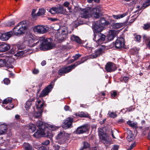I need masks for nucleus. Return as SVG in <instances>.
Instances as JSON below:
<instances>
[{
    "instance_id": "f257e3e1",
    "label": "nucleus",
    "mask_w": 150,
    "mask_h": 150,
    "mask_svg": "<svg viewBox=\"0 0 150 150\" xmlns=\"http://www.w3.org/2000/svg\"><path fill=\"white\" fill-rule=\"evenodd\" d=\"M34 38V37L31 34H28L25 37V42L30 47H33L36 44L39 43L40 44V48L44 50L52 48L53 46L50 38L45 39L43 37H41L38 42L35 43Z\"/></svg>"
},
{
    "instance_id": "f03ea898",
    "label": "nucleus",
    "mask_w": 150,
    "mask_h": 150,
    "mask_svg": "<svg viewBox=\"0 0 150 150\" xmlns=\"http://www.w3.org/2000/svg\"><path fill=\"white\" fill-rule=\"evenodd\" d=\"M102 10V8L100 6H98L93 8L92 10L89 8L81 10L80 12V17L86 18L89 17L91 14L95 18L100 17V12Z\"/></svg>"
},
{
    "instance_id": "7ed1b4c3",
    "label": "nucleus",
    "mask_w": 150,
    "mask_h": 150,
    "mask_svg": "<svg viewBox=\"0 0 150 150\" xmlns=\"http://www.w3.org/2000/svg\"><path fill=\"white\" fill-rule=\"evenodd\" d=\"M110 22L106 21L104 18H101L100 19L99 23L96 22L93 27V29L97 33L102 31L103 29L105 26L109 24Z\"/></svg>"
},
{
    "instance_id": "20e7f679",
    "label": "nucleus",
    "mask_w": 150,
    "mask_h": 150,
    "mask_svg": "<svg viewBox=\"0 0 150 150\" xmlns=\"http://www.w3.org/2000/svg\"><path fill=\"white\" fill-rule=\"evenodd\" d=\"M83 62V61H80L76 62L74 64L64 67L59 70L58 71V74L62 76L64 74L68 73L71 71V70L74 69L78 65Z\"/></svg>"
},
{
    "instance_id": "39448f33",
    "label": "nucleus",
    "mask_w": 150,
    "mask_h": 150,
    "mask_svg": "<svg viewBox=\"0 0 150 150\" xmlns=\"http://www.w3.org/2000/svg\"><path fill=\"white\" fill-rule=\"evenodd\" d=\"M70 137V134L65 133L64 131L59 132L55 137L57 139L59 140L58 142L60 144L65 143L66 140Z\"/></svg>"
},
{
    "instance_id": "423d86ee",
    "label": "nucleus",
    "mask_w": 150,
    "mask_h": 150,
    "mask_svg": "<svg viewBox=\"0 0 150 150\" xmlns=\"http://www.w3.org/2000/svg\"><path fill=\"white\" fill-rule=\"evenodd\" d=\"M55 80L52 82L50 84L44 89L40 95V97H43L47 95L53 88Z\"/></svg>"
},
{
    "instance_id": "0eeeda50",
    "label": "nucleus",
    "mask_w": 150,
    "mask_h": 150,
    "mask_svg": "<svg viewBox=\"0 0 150 150\" xmlns=\"http://www.w3.org/2000/svg\"><path fill=\"white\" fill-rule=\"evenodd\" d=\"M33 30L34 31L39 33L43 34L47 32L48 28L43 25H37L34 28Z\"/></svg>"
},
{
    "instance_id": "6e6552de",
    "label": "nucleus",
    "mask_w": 150,
    "mask_h": 150,
    "mask_svg": "<svg viewBox=\"0 0 150 150\" xmlns=\"http://www.w3.org/2000/svg\"><path fill=\"white\" fill-rule=\"evenodd\" d=\"M73 121V118L70 117L67 118L64 120L63 123L62 125L63 128L66 129L72 127V125Z\"/></svg>"
},
{
    "instance_id": "1a4fd4ad",
    "label": "nucleus",
    "mask_w": 150,
    "mask_h": 150,
    "mask_svg": "<svg viewBox=\"0 0 150 150\" xmlns=\"http://www.w3.org/2000/svg\"><path fill=\"white\" fill-rule=\"evenodd\" d=\"M28 24V21H25L20 22L18 24V26L20 28V30L22 32V34L24 33L26 30Z\"/></svg>"
},
{
    "instance_id": "9d476101",
    "label": "nucleus",
    "mask_w": 150,
    "mask_h": 150,
    "mask_svg": "<svg viewBox=\"0 0 150 150\" xmlns=\"http://www.w3.org/2000/svg\"><path fill=\"white\" fill-rule=\"evenodd\" d=\"M124 39L123 38H119L116 40L115 45L116 48L120 49L123 47L125 45Z\"/></svg>"
},
{
    "instance_id": "9b49d317",
    "label": "nucleus",
    "mask_w": 150,
    "mask_h": 150,
    "mask_svg": "<svg viewBox=\"0 0 150 150\" xmlns=\"http://www.w3.org/2000/svg\"><path fill=\"white\" fill-rule=\"evenodd\" d=\"M94 30V40L96 41L99 42L100 40L104 41L105 39L106 36L105 35L101 33H98L95 34Z\"/></svg>"
},
{
    "instance_id": "f8f14e48",
    "label": "nucleus",
    "mask_w": 150,
    "mask_h": 150,
    "mask_svg": "<svg viewBox=\"0 0 150 150\" xmlns=\"http://www.w3.org/2000/svg\"><path fill=\"white\" fill-rule=\"evenodd\" d=\"M13 34V32L12 31L4 33H0V38L3 40H7L11 37Z\"/></svg>"
},
{
    "instance_id": "ddd939ff",
    "label": "nucleus",
    "mask_w": 150,
    "mask_h": 150,
    "mask_svg": "<svg viewBox=\"0 0 150 150\" xmlns=\"http://www.w3.org/2000/svg\"><path fill=\"white\" fill-rule=\"evenodd\" d=\"M105 69L107 72H111L116 69L115 64L111 62H108L105 66Z\"/></svg>"
},
{
    "instance_id": "4468645a",
    "label": "nucleus",
    "mask_w": 150,
    "mask_h": 150,
    "mask_svg": "<svg viewBox=\"0 0 150 150\" xmlns=\"http://www.w3.org/2000/svg\"><path fill=\"white\" fill-rule=\"evenodd\" d=\"M105 48L104 46H101L99 49L95 51V53L93 54L91 58H96L99 56L103 52Z\"/></svg>"
},
{
    "instance_id": "2eb2a0df",
    "label": "nucleus",
    "mask_w": 150,
    "mask_h": 150,
    "mask_svg": "<svg viewBox=\"0 0 150 150\" xmlns=\"http://www.w3.org/2000/svg\"><path fill=\"white\" fill-rule=\"evenodd\" d=\"M88 130L87 126L86 125H83L78 127L75 132L77 134H81L86 132Z\"/></svg>"
},
{
    "instance_id": "dca6fc26",
    "label": "nucleus",
    "mask_w": 150,
    "mask_h": 150,
    "mask_svg": "<svg viewBox=\"0 0 150 150\" xmlns=\"http://www.w3.org/2000/svg\"><path fill=\"white\" fill-rule=\"evenodd\" d=\"M45 130L40 129L38 130L33 134V136L35 138H40L42 136H45Z\"/></svg>"
},
{
    "instance_id": "f3484780",
    "label": "nucleus",
    "mask_w": 150,
    "mask_h": 150,
    "mask_svg": "<svg viewBox=\"0 0 150 150\" xmlns=\"http://www.w3.org/2000/svg\"><path fill=\"white\" fill-rule=\"evenodd\" d=\"M10 49V45L7 44L3 43L0 45V52H5Z\"/></svg>"
},
{
    "instance_id": "a211bd4d",
    "label": "nucleus",
    "mask_w": 150,
    "mask_h": 150,
    "mask_svg": "<svg viewBox=\"0 0 150 150\" xmlns=\"http://www.w3.org/2000/svg\"><path fill=\"white\" fill-rule=\"evenodd\" d=\"M127 139L129 142L133 141L134 138V136L131 131L129 129H127Z\"/></svg>"
},
{
    "instance_id": "6ab92c4d",
    "label": "nucleus",
    "mask_w": 150,
    "mask_h": 150,
    "mask_svg": "<svg viewBox=\"0 0 150 150\" xmlns=\"http://www.w3.org/2000/svg\"><path fill=\"white\" fill-rule=\"evenodd\" d=\"M116 32L113 30H110L107 36V39L108 40L111 41L112 40L115 36Z\"/></svg>"
},
{
    "instance_id": "aec40b11",
    "label": "nucleus",
    "mask_w": 150,
    "mask_h": 150,
    "mask_svg": "<svg viewBox=\"0 0 150 150\" xmlns=\"http://www.w3.org/2000/svg\"><path fill=\"white\" fill-rule=\"evenodd\" d=\"M71 39L73 41H75L77 43L81 44L82 43V41L78 36L73 35L71 36Z\"/></svg>"
},
{
    "instance_id": "412c9836",
    "label": "nucleus",
    "mask_w": 150,
    "mask_h": 150,
    "mask_svg": "<svg viewBox=\"0 0 150 150\" xmlns=\"http://www.w3.org/2000/svg\"><path fill=\"white\" fill-rule=\"evenodd\" d=\"M6 61L4 59H0V67L5 66L8 67L13 68V66L12 65L8 66L6 63Z\"/></svg>"
},
{
    "instance_id": "4be33fe9",
    "label": "nucleus",
    "mask_w": 150,
    "mask_h": 150,
    "mask_svg": "<svg viewBox=\"0 0 150 150\" xmlns=\"http://www.w3.org/2000/svg\"><path fill=\"white\" fill-rule=\"evenodd\" d=\"M13 32L15 35H19L22 34L20 28L18 25H16L13 29Z\"/></svg>"
},
{
    "instance_id": "5701e85b",
    "label": "nucleus",
    "mask_w": 150,
    "mask_h": 150,
    "mask_svg": "<svg viewBox=\"0 0 150 150\" xmlns=\"http://www.w3.org/2000/svg\"><path fill=\"white\" fill-rule=\"evenodd\" d=\"M34 98H32L30 99L27 102L26 105L25 106V108L27 110H28L29 109L30 107L32 105V102H34Z\"/></svg>"
},
{
    "instance_id": "b1692460",
    "label": "nucleus",
    "mask_w": 150,
    "mask_h": 150,
    "mask_svg": "<svg viewBox=\"0 0 150 150\" xmlns=\"http://www.w3.org/2000/svg\"><path fill=\"white\" fill-rule=\"evenodd\" d=\"M76 115L81 117H88L90 119L91 118V116H89L87 112L86 113L81 112L77 113Z\"/></svg>"
},
{
    "instance_id": "393cba45",
    "label": "nucleus",
    "mask_w": 150,
    "mask_h": 150,
    "mask_svg": "<svg viewBox=\"0 0 150 150\" xmlns=\"http://www.w3.org/2000/svg\"><path fill=\"white\" fill-rule=\"evenodd\" d=\"M36 125L38 127L39 129H45V126L42 122L39 121L37 122L36 123Z\"/></svg>"
},
{
    "instance_id": "a878e982",
    "label": "nucleus",
    "mask_w": 150,
    "mask_h": 150,
    "mask_svg": "<svg viewBox=\"0 0 150 150\" xmlns=\"http://www.w3.org/2000/svg\"><path fill=\"white\" fill-rule=\"evenodd\" d=\"M23 146L24 150H34L32 146L28 143H25Z\"/></svg>"
},
{
    "instance_id": "bb28decb",
    "label": "nucleus",
    "mask_w": 150,
    "mask_h": 150,
    "mask_svg": "<svg viewBox=\"0 0 150 150\" xmlns=\"http://www.w3.org/2000/svg\"><path fill=\"white\" fill-rule=\"evenodd\" d=\"M108 135L105 134L101 136H99L100 139L101 140L102 142L104 144L108 142L107 140Z\"/></svg>"
},
{
    "instance_id": "cd10ccee",
    "label": "nucleus",
    "mask_w": 150,
    "mask_h": 150,
    "mask_svg": "<svg viewBox=\"0 0 150 150\" xmlns=\"http://www.w3.org/2000/svg\"><path fill=\"white\" fill-rule=\"evenodd\" d=\"M7 129L6 125H0V134H2L5 133Z\"/></svg>"
},
{
    "instance_id": "c85d7f7f",
    "label": "nucleus",
    "mask_w": 150,
    "mask_h": 150,
    "mask_svg": "<svg viewBox=\"0 0 150 150\" xmlns=\"http://www.w3.org/2000/svg\"><path fill=\"white\" fill-rule=\"evenodd\" d=\"M83 146L81 148L87 150H90V145L88 142H83Z\"/></svg>"
},
{
    "instance_id": "c756f323",
    "label": "nucleus",
    "mask_w": 150,
    "mask_h": 150,
    "mask_svg": "<svg viewBox=\"0 0 150 150\" xmlns=\"http://www.w3.org/2000/svg\"><path fill=\"white\" fill-rule=\"evenodd\" d=\"M58 13L64 14L67 13V12L66 9L64 8L63 6H60L58 8Z\"/></svg>"
},
{
    "instance_id": "7c9ffc66",
    "label": "nucleus",
    "mask_w": 150,
    "mask_h": 150,
    "mask_svg": "<svg viewBox=\"0 0 150 150\" xmlns=\"http://www.w3.org/2000/svg\"><path fill=\"white\" fill-rule=\"evenodd\" d=\"M27 127L28 129L30 130L32 132H34L36 129L35 125L33 124H30V125H28Z\"/></svg>"
},
{
    "instance_id": "2f4dec72",
    "label": "nucleus",
    "mask_w": 150,
    "mask_h": 150,
    "mask_svg": "<svg viewBox=\"0 0 150 150\" xmlns=\"http://www.w3.org/2000/svg\"><path fill=\"white\" fill-rule=\"evenodd\" d=\"M59 9L58 8L52 7L51 8L50 10V12L52 14H55L56 13H58Z\"/></svg>"
},
{
    "instance_id": "473e14b6",
    "label": "nucleus",
    "mask_w": 150,
    "mask_h": 150,
    "mask_svg": "<svg viewBox=\"0 0 150 150\" xmlns=\"http://www.w3.org/2000/svg\"><path fill=\"white\" fill-rule=\"evenodd\" d=\"M45 10L44 8L40 9L38 12L37 13V16H40L45 14Z\"/></svg>"
},
{
    "instance_id": "72a5a7b5",
    "label": "nucleus",
    "mask_w": 150,
    "mask_h": 150,
    "mask_svg": "<svg viewBox=\"0 0 150 150\" xmlns=\"http://www.w3.org/2000/svg\"><path fill=\"white\" fill-rule=\"evenodd\" d=\"M36 104L37 109H41L43 107L44 103L40 100H39L37 101V103H36Z\"/></svg>"
},
{
    "instance_id": "f704fd0d",
    "label": "nucleus",
    "mask_w": 150,
    "mask_h": 150,
    "mask_svg": "<svg viewBox=\"0 0 150 150\" xmlns=\"http://www.w3.org/2000/svg\"><path fill=\"white\" fill-rule=\"evenodd\" d=\"M12 100L11 98H8L4 99L3 102V104H6L8 103H11Z\"/></svg>"
},
{
    "instance_id": "c9c22d12",
    "label": "nucleus",
    "mask_w": 150,
    "mask_h": 150,
    "mask_svg": "<svg viewBox=\"0 0 150 150\" xmlns=\"http://www.w3.org/2000/svg\"><path fill=\"white\" fill-rule=\"evenodd\" d=\"M150 5V0H147L146 2L143 4L142 7L143 8H144Z\"/></svg>"
},
{
    "instance_id": "e433bc0d",
    "label": "nucleus",
    "mask_w": 150,
    "mask_h": 150,
    "mask_svg": "<svg viewBox=\"0 0 150 150\" xmlns=\"http://www.w3.org/2000/svg\"><path fill=\"white\" fill-rule=\"evenodd\" d=\"M127 124L129 125L130 126L133 127H136L137 126L136 124L134 122H132L131 121H129L127 122Z\"/></svg>"
},
{
    "instance_id": "4c0bfd02",
    "label": "nucleus",
    "mask_w": 150,
    "mask_h": 150,
    "mask_svg": "<svg viewBox=\"0 0 150 150\" xmlns=\"http://www.w3.org/2000/svg\"><path fill=\"white\" fill-rule=\"evenodd\" d=\"M108 114L109 116L111 117L114 118L117 117V115L115 113L113 112H109Z\"/></svg>"
},
{
    "instance_id": "58836bf2",
    "label": "nucleus",
    "mask_w": 150,
    "mask_h": 150,
    "mask_svg": "<svg viewBox=\"0 0 150 150\" xmlns=\"http://www.w3.org/2000/svg\"><path fill=\"white\" fill-rule=\"evenodd\" d=\"M41 115V112H38L35 113L34 117L35 118H39L40 117Z\"/></svg>"
},
{
    "instance_id": "ea45409f",
    "label": "nucleus",
    "mask_w": 150,
    "mask_h": 150,
    "mask_svg": "<svg viewBox=\"0 0 150 150\" xmlns=\"http://www.w3.org/2000/svg\"><path fill=\"white\" fill-rule=\"evenodd\" d=\"M50 143V141L49 140H46L42 142L41 143L42 145L47 146Z\"/></svg>"
},
{
    "instance_id": "a19ab883",
    "label": "nucleus",
    "mask_w": 150,
    "mask_h": 150,
    "mask_svg": "<svg viewBox=\"0 0 150 150\" xmlns=\"http://www.w3.org/2000/svg\"><path fill=\"white\" fill-rule=\"evenodd\" d=\"M122 24L121 23H115L114 25V27L116 29H118L122 27Z\"/></svg>"
},
{
    "instance_id": "79ce46f5",
    "label": "nucleus",
    "mask_w": 150,
    "mask_h": 150,
    "mask_svg": "<svg viewBox=\"0 0 150 150\" xmlns=\"http://www.w3.org/2000/svg\"><path fill=\"white\" fill-rule=\"evenodd\" d=\"M67 33V32L65 30H62L61 35H60L61 36L60 37H61L62 36H64L63 37V39H62V38H60V39H61L62 40L64 39V38L66 36V34Z\"/></svg>"
},
{
    "instance_id": "37998d69",
    "label": "nucleus",
    "mask_w": 150,
    "mask_h": 150,
    "mask_svg": "<svg viewBox=\"0 0 150 150\" xmlns=\"http://www.w3.org/2000/svg\"><path fill=\"white\" fill-rule=\"evenodd\" d=\"M24 52L23 51H19L16 54V55L17 57H21L24 54Z\"/></svg>"
},
{
    "instance_id": "c03bdc74",
    "label": "nucleus",
    "mask_w": 150,
    "mask_h": 150,
    "mask_svg": "<svg viewBox=\"0 0 150 150\" xmlns=\"http://www.w3.org/2000/svg\"><path fill=\"white\" fill-rule=\"evenodd\" d=\"M129 77L127 76H125L122 79L120 80L121 81H124L125 83H127L128 81Z\"/></svg>"
},
{
    "instance_id": "a18cd8bd",
    "label": "nucleus",
    "mask_w": 150,
    "mask_h": 150,
    "mask_svg": "<svg viewBox=\"0 0 150 150\" xmlns=\"http://www.w3.org/2000/svg\"><path fill=\"white\" fill-rule=\"evenodd\" d=\"M106 133H105L103 131V129L100 128L99 129V132H98V135L99 136H101V135H103L104 134H105Z\"/></svg>"
},
{
    "instance_id": "49530a36",
    "label": "nucleus",
    "mask_w": 150,
    "mask_h": 150,
    "mask_svg": "<svg viewBox=\"0 0 150 150\" xmlns=\"http://www.w3.org/2000/svg\"><path fill=\"white\" fill-rule=\"evenodd\" d=\"M3 81L4 83L6 85H8L10 83V80L8 78L4 79Z\"/></svg>"
},
{
    "instance_id": "de8ad7c7",
    "label": "nucleus",
    "mask_w": 150,
    "mask_h": 150,
    "mask_svg": "<svg viewBox=\"0 0 150 150\" xmlns=\"http://www.w3.org/2000/svg\"><path fill=\"white\" fill-rule=\"evenodd\" d=\"M150 27V23L144 24L143 27L144 29L146 30Z\"/></svg>"
},
{
    "instance_id": "09e8293b",
    "label": "nucleus",
    "mask_w": 150,
    "mask_h": 150,
    "mask_svg": "<svg viewBox=\"0 0 150 150\" xmlns=\"http://www.w3.org/2000/svg\"><path fill=\"white\" fill-rule=\"evenodd\" d=\"M135 39L137 41H139L140 40L141 36L139 35H134Z\"/></svg>"
},
{
    "instance_id": "8fccbe9b",
    "label": "nucleus",
    "mask_w": 150,
    "mask_h": 150,
    "mask_svg": "<svg viewBox=\"0 0 150 150\" xmlns=\"http://www.w3.org/2000/svg\"><path fill=\"white\" fill-rule=\"evenodd\" d=\"M16 52L15 48L12 47L9 51V53L11 54H14Z\"/></svg>"
},
{
    "instance_id": "3c124183",
    "label": "nucleus",
    "mask_w": 150,
    "mask_h": 150,
    "mask_svg": "<svg viewBox=\"0 0 150 150\" xmlns=\"http://www.w3.org/2000/svg\"><path fill=\"white\" fill-rule=\"evenodd\" d=\"M15 24L14 21H11L9 22L8 23L6 24V26H11L12 25H14Z\"/></svg>"
},
{
    "instance_id": "603ef678",
    "label": "nucleus",
    "mask_w": 150,
    "mask_h": 150,
    "mask_svg": "<svg viewBox=\"0 0 150 150\" xmlns=\"http://www.w3.org/2000/svg\"><path fill=\"white\" fill-rule=\"evenodd\" d=\"M136 145V144L135 142L133 143L132 144L130 147L127 150H131Z\"/></svg>"
},
{
    "instance_id": "864d4df0",
    "label": "nucleus",
    "mask_w": 150,
    "mask_h": 150,
    "mask_svg": "<svg viewBox=\"0 0 150 150\" xmlns=\"http://www.w3.org/2000/svg\"><path fill=\"white\" fill-rule=\"evenodd\" d=\"M111 96L112 98H113L117 95V93L115 91H113L112 93H111Z\"/></svg>"
},
{
    "instance_id": "5fc2aeb1",
    "label": "nucleus",
    "mask_w": 150,
    "mask_h": 150,
    "mask_svg": "<svg viewBox=\"0 0 150 150\" xmlns=\"http://www.w3.org/2000/svg\"><path fill=\"white\" fill-rule=\"evenodd\" d=\"M80 57V54H76L75 56H73L72 57L74 59V60H76L77 59H78V58Z\"/></svg>"
},
{
    "instance_id": "6e6d98bb",
    "label": "nucleus",
    "mask_w": 150,
    "mask_h": 150,
    "mask_svg": "<svg viewBox=\"0 0 150 150\" xmlns=\"http://www.w3.org/2000/svg\"><path fill=\"white\" fill-rule=\"evenodd\" d=\"M36 10L35 9H33L32 12V16L34 17L35 16H37L36 14H35Z\"/></svg>"
},
{
    "instance_id": "4d7b16f0",
    "label": "nucleus",
    "mask_w": 150,
    "mask_h": 150,
    "mask_svg": "<svg viewBox=\"0 0 150 150\" xmlns=\"http://www.w3.org/2000/svg\"><path fill=\"white\" fill-rule=\"evenodd\" d=\"M47 147L44 146H42L39 148L38 150H47Z\"/></svg>"
},
{
    "instance_id": "13d9d810",
    "label": "nucleus",
    "mask_w": 150,
    "mask_h": 150,
    "mask_svg": "<svg viewBox=\"0 0 150 150\" xmlns=\"http://www.w3.org/2000/svg\"><path fill=\"white\" fill-rule=\"evenodd\" d=\"M49 127L51 128V130L53 131L55 130L56 129V127L52 125H49Z\"/></svg>"
},
{
    "instance_id": "bf43d9fd",
    "label": "nucleus",
    "mask_w": 150,
    "mask_h": 150,
    "mask_svg": "<svg viewBox=\"0 0 150 150\" xmlns=\"http://www.w3.org/2000/svg\"><path fill=\"white\" fill-rule=\"evenodd\" d=\"M63 6L66 7H68L69 5V3L68 2H65L63 4Z\"/></svg>"
},
{
    "instance_id": "052dcab7",
    "label": "nucleus",
    "mask_w": 150,
    "mask_h": 150,
    "mask_svg": "<svg viewBox=\"0 0 150 150\" xmlns=\"http://www.w3.org/2000/svg\"><path fill=\"white\" fill-rule=\"evenodd\" d=\"M54 147L55 148L54 150H59L60 148V146L57 145L54 146Z\"/></svg>"
},
{
    "instance_id": "680f3d73",
    "label": "nucleus",
    "mask_w": 150,
    "mask_h": 150,
    "mask_svg": "<svg viewBox=\"0 0 150 150\" xmlns=\"http://www.w3.org/2000/svg\"><path fill=\"white\" fill-rule=\"evenodd\" d=\"M125 121V120L123 119H119L118 121V122L119 123H122L124 122Z\"/></svg>"
},
{
    "instance_id": "e2e57ef3",
    "label": "nucleus",
    "mask_w": 150,
    "mask_h": 150,
    "mask_svg": "<svg viewBox=\"0 0 150 150\" xmlns=\"http://www.w3.org/2000/svg\"><path fill=\"white\" fill-rule=\"evenodd\" d=\"M118 146H115L111 149V150H118Z\"/></svg>"
},
{
    "instance_id": "0e129e2a",
    "label": "nucleus",
    "mask_w": 150,
    "mask_h": 150,
    "mask_svg": "<svg viewBox=\"0 0 150 150\" xmlns=\"http://www.w3.org/2000/svg\"><path fill=\"white\" fill-rule=\"evenodd\" d=\"M33 72L34 74H37L39 72V71L38 69H35L33 71Z\"/></svg>"
},
{
    "instance_id": "69168bd1",
    "label": "nucleus",
    "mask_w": 150,
    "mask_h": 150,
    "mask_svg": "<svg viewBox=\"0 0 150 150\" xmlns=\"http://www.w3.org/2000/svg\"><path fill=\"white\" fill-rule=\"evenodd\" d=\"M93 1L96 2H98L99 1V0H87L88 2L89 3H91Z\"/></svg>"
},
{
    "instance_id": "338daca9",
    "label": "nucleus",
    "mask_w": 150,
    "mask_h": 150,
    "mask_svg": "<svg viewBox=\"0 0 150 150\" xmlns=\"http://www.w3.org/2000/svg\"><path fill=\"white\" fill-rule=\"evenodd\" d=\"M143 38L144 40H145V41H146L148 40V39L147 38V36L145 35H144L143 36Z\"/></svg>"
},
{
    "instance_id": "774afa93",
    "label": "nucleus",
    "mask_w": 150,
    "mask_h": 150,
    "mask_svg": "<svg viewBox=\"0 0 150 150\" xmlns=\"http://www.w3.org/2000/svg\"><path fill=\"white\" fill-rule=\"evenodd\" d=\"M46 62L44 60L42 62L41 64L42 66H43L46 64Z\"/></svg>"
}]
</instances>
